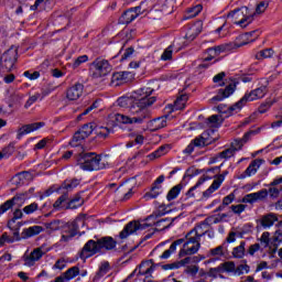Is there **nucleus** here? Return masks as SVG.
<instances>
[{
    "label": "nucleus",
    "instance_id": "obj_19",
    "mask_svg": "<svg viewBox=\"0 0 282 282\" xmlns=\"http://www.w3.org/2000/svg\"><path fill=\"white\" fill-rule=\"evenodd\" d=\"M237 89V85L229 84L226 86V88H220L216 96L212 98L213 102H221V100H225V98H230L235 94V90Z\"/></svg>",
    "mask_w": 282,
    "mask_h": 282
},
{
    "label": "nucleus",
    "instance_id": "obj_31",
    "mask_svg": "<svg viewBox=\"0 0 282 282\" xmlns=\"http://www.w3.org/2000/svg\"><path fill=\"white\" fill-rule=\"evenodd\" d=\"M275 221H279V218L275 214H267L260 219V224L263 228H270L274 226Z\"/></svg>",
    "mask_w": 282,
    "mask_h": 282
},
{
    "label": "nucleus",
    "instance_id": "obj_17",
    "mask_svg": "<svg viewBox=\"0 0 282 282\" xmlns=\"http://www.w3.org/2000/svg\"><path fill=\"white\" fill-rule=\"evenodd\" d=\"M153 270H155V268H153V260H149V261L142 262L139 265V268H137L130 274V276H133L134 274H137V276H145V279H149V276L153 274Z\"/></svg>",
    "mask_w": 282,
    "mask_h": 282
},
{
    "label": "nucleus",
    "instance_id": "obj_55",
    "mask_svg": "<svg viewBox=\"0 0 282 282\" xmlns=\"http://www.w3.org/2000/svg\"><path fill=\"white\" fill-rule=\"evenodd\" d=\"M6 243H14V239L8 235V232H3L0 237V248H3Z\"/></svg>",
    "mask_w": 282,
    "mask_h": 282
},
{
    "label": "nucleus",
    "instance_id": "obj_12",
    "mask_svg": "<svg viewBox=\"0 0 282 282\" xmlns=\"http://www.w3.org/2000/svg\"><path fill=\"white\" fill-rule=\"evenodd\" d=\"M18 54L19 53L17 50L13 48H9L7 52H4L0 57V72L4 74L12 72L14 63H17Z\"/></svg>",
    "mask_w": 282,
    "mask_h": 282
},
{
    "label": "nucleus",
    "instance_id": "obj_48",
    "mask_svg": "<svg viewBox=\"0 0 282 282\" xmlns=\"http://www.w3.org/2000/svg\"><path fill=\"white\" fill-rule=\"evenodd\" d=\"M220 268L224 273L225 272L230 273V272H235L236 265H235V262L227 261V262L220 263Z\"/></svg>",
    "mask_w": 282,
    "mask_h": 282
},
{
    "label": "nucleus",
    "instance_id": "obj_6",
    "mask_svg": "<svg viewBox=\"0 0 282 282\" xmlns=\"http://www.w3.org/2000/svg\"><path fill=\"white\" fill-rule=\"evenodd\" d=\"M265 94H268V88H265V86L256 88L250 93L245 94V96L238 102L234 104L229 109L230 111H241V109L246 107L247 102H252L253 100L264 98Z\"/></svg>",
    "mask_w": 282,
    "mask_h": 282
},
{
    "label": "nucleus",
    "instance_id": "obj_63",
    "mask_svg": "<svg viewBox=\"0 0 282 282\" xmlns=\"http://www.w3.org/2000/svg\"><path fill=\"white\" fill-rule=\"evenodd\" d=\"M12 153H14V143H9V145L2 150V155H4V158H10Z\"/></svg>",
    "mask_w": 282,
    "mask_h": 282
},
{
    "label": "nucleus",
    "instance_id": "obj_44",
    "mask_svg": "<svg viewBox=\"0 0 282 282\" xmlns=\"http://www.w3.org/2000/svg\"><path fill=\"white\" fill-rule=\"evenodd\" d=\"M188 101V95H181L174 102L175 109H184Z\"/></svg>",
    "mask_w": 282,
    "mask_h": 282
},
{
    "label": "nucleus",
    "instance_id": "obj_56",
    "mask_svg": "<svg viewBox=\"0 0 282 282\" xmlns=\"http://www.w3.org/2000/svg\"><path fill=\"white\" fill-rule=\"evenodd\" d=\"M36 210H39L37 203H32L23 208V213H25V215H32V213H36Z\"/></svg>",
    "mask_w": 282,
    "mask_h": 282
},
{
    "label": "nucleus",
    "instance_id": "obj_35",
    "mask_svg": "<svg viewBox=\"0 0 282 282\" xmlns=\"http://www.w3.org/2000/svg\"><path fill=\"white\" fill-rule=\"evenodd\" d=\"M208 180H210V177H208V175L200 176L199 180L197 181V183L187 191L186 197L187 198L195 197V191H197V188H199V186H202V184H204V182H208Z\"/></svg>",
    "mask_w": 282,
    "mask_h": 282
},
{
    "label": "nucleus",
    "instance_id": "obj_18",
    "mask_svg": "<svg viewBox=\"0 0 282 282\" xmlns=\"http://www.w3.org/2000/svg\"><path fill=\"white\" fill-rule=\"evenodd\" d=\"M268 198V189L263 188L259 192L247 194L242 197V204H257V202H263Z\"/></svg>",
    "mask_w": 282,
    "mask_h": 282
},
{
    "label": "nucleus",
    "instance_id": "obj_42",
    "mask_svg": "<svg viewBox=\"0 0 282 282\" xmlns=\"http://www.w3.org/2000/svg\"><path fill=\"white\" fill-rule=\"evenodd\" d=\"M67 199H69V195L67 194V192H63V195H61L53 204L55 210H61V208H63V203L67 202Z\"/></svg>",
    "mask_w": 282,
    "mask_h": 282
},
{
    "label": "nucleus",
    "instance_id": "obj_52",
    "mask_svg": "<svg viewBox=\"0 0 282 282\" xmlns=\"http://www.w3.org/2000/svg\"><path fill=\"white\" fill-rule=\"evenodd\" d=\"M268 6H270V3L268 1H261L260 3L257 4L256 11L253 13L254 14H263V12H265V10H268Z\"/></svg>",
    "mask_w": 282,
    "mask_h": 282
},
{
    "label": "nucleus",
    "instance_id": "obj_14",
    "mask_svg": "<svg viewBox=\"0 0 282 282\" xmlns=\"http://www.w3.org/2000/svg\"><path fill=\"white\" fill-rule=\"evenodd\" d=\"M149 227H151V224H141L138 220L130 221L124 226L122 231H120L119 238L127 239V237H130V235L138 232V230H147V228Z\"/></svg>",
    "mask_w": 282,
    "mask_h": 282
},
{
    "label": "nucleus",
    "instance_id": "obj_61",
    "mask_svg": "<svg viewBox=\"0 0 282 282\" xmlns=\"http://www.w3.org/2000/svg\"><path fill=\"white\" fill-rule=\"evenodd\" d=\"M109 133H111V129L107 128V127H101L99 128V130L97 131V135L98 138H109Z\"/></svg>",
    "mask_w": 282,
    "mask_h": 282
},
{
    "label": "nucleus",
    "instance_id": "obj_9",
    "mask_svg": "<svg viewBox=\"0 0 282 282\" xmlns=\"http://www.w3.org/2000/svg\"><path fill=\"white\" fill-rule=\"evenodd\" d=\"M189 236L195 237L199 241H202V237L208 236L209 239H215V230L210 227V220L206 218L202 223L195 226L189 232Z\"/></svg>",
    "mask_w": 282,
    "mask_h": 282
},
{
    "label": "nucleus",
    "instance_id": "obj_40",
    "mask_svg": "<svg viewBox=\"0 0 282 282\" xmlns=\"http://www.w3.org/2000/svg\"><path fill=\"white\" fill-rule=\"evenodd\" d=\"M246 256V241H241L240 245L232 250V257L235 259H243Z\"/></svg>",
    "mask_w": 282,
    "mask_h": 282
},
{
    "label": "nucleus",
    "instance_id": "obj_10",
    "mask_svg": "<svg viewBox=\"0 0 282 282\" xmlns=\"http://www.w3.org/2000/svg\"><path fill=\"white\" fill-rule=\"evenodd\" d=\"M78 224H84V221L82 219H75L72 223L62 225V237L59 240L62 243L72 241L78 235V228H80Z\"/></svg>",
    "mask_w": 282,
    "mask_h": 282
},
{
    "label": "nucleus",
    "instance_id": "obj_33",
    "mask_svg": "<svg viewBox=\"0 0 282 282\" xmlns=\"http://www.w3.org/2000/svg\"><path fill=\"white\" fill-rule=\"evenodd\" d=\"M109 270H111V268L109 267V262H102L98 269V271L96 272L93 281L94 282H99L102 276H105V274H107L109 272Z\"/></svg>",
    "mask_w": 282,
    "mask_h": 282
},
{
    "label": "nucleus",
    "instance_id": "obj_41",
    "mask_svg": "<svg viewBox=\"0 0 282 282\" xmlns=\"http://www.w3.org/2000/svg\"><path fill=\"white\" fill-rule=\"evenodd\" d=\"M17 209L13 212V217L8 221V228H17V220L23 218V212H21V206H15Z\"/></svg>",
    "mask_w": 282,
    "mask_h": 282
},
{
    "label": "nucleus",
    "instance_id": "obj_29",
    "mask_svg": "<svg viewBox=\"0 0 282 282\" xmlns=\"http://www.w3.org/2000/svg\"><path fill=\"white\" fill-rule=\"evenodd\" d=\"M175 219H177V217L162 218V219L158 220L156 223H154L153 226H155L156 230H159V231L166 230L173 226V221H175Z\"/></svg>",
    "mask_w": 282,
    "mask_h": 282
},
{
    "label": "nucleus",
    "instance_id": "obj_60",
    "mask_svg": "<svg viewBox=\"0 0 282 282\" xmlns=\"http://www.w3.org/2000/svg\"><path fill=\"white\" fill-rule=\"evenodd\" d=\"M259 241L262 246H264V248H268V246H270V232L264 231Z\"/></svg>",
    "mask_w": 282,
    "mask_h": 282
},
{
    "label": "nucleus",
    "instance_id": "obj_27",
    "mask_svg": "<svg viewBox=\"0 0 282 282\" xmlns=\"http://www.w3.org/2000/svg\"><path fill=\"white\" fill-rule=\"evenodd\" d=\"M154 4L151 0H144L139 6L134 7V10L138 12L139 17L140 14H149L151 10H153Z\"/></svg>",
    "mask_w": 282,
    "mask_h": 282
},
{
    "label": "nucleus",
    "instance_id": "obj_5",
    "mask_svg": "<svg viewBox=\"0 0 282 282\" xmlns=\"http://www.w3.org/2000/svg\"><path fill=\"white\" fill-rule=\"evenodd\" d=\"M227 19H231L232 23L240 28H248L254 21V11L248 7H241L229 12Z\"/></svg>",
    "mask_w": 282,
    "mask_h": 282
},
{
    "label": "nucleus",
    "instance_id": "obj_21",
    "mask_svg": "<svg viewBox=\"0 0 282 282\" xmlns=\"http://www.w3.org/2000/svg\"><path fill=\"white\" fill-rule=\"evenodd\" d=\"M226 175H228V172L220 174L216 180H214V182L209 186V188L206 189L205 192H203V199H208L209 197L213 196V193H215V191H219L221 184L224 183Z\"/></svg>",
    "mask_w": 282,
    "mask_h": 282
},
{
    "label": "nucleus",
    "instance_id": "obj_34",
    "mask_svg": "<svg viewBox=\"0 0 282 282\" xmlns=\"http://www.w3.org/2000/svg\"><path fill=\"white\" fill-rule=\"evenodd\" d=\"M254 133H257V131H254V130L248 131L247 133H245V135L241 139H236L234 141V145H236L240 150L243 149V144L249 142L250 138H252V135H254Z\"/></svg>",
    "mask_w": 282,
    "mask_h": 282
},
{
    "label": "nucleus",
    "instance_id": "obj_64",
    "mask_svg": "<svg viewBox=\"0 0 282 282\" xmlns=\"http://www.w3.org/2000/svg\"><path fill=\"white\" fill-rule=\"evenodd\" d=\"M219 122V116L213 115L207 119V124L210 127H217V123Z\"/></svg>",
    "mask_w": 282,
    "mask_h": 282
},
{
    "label": "nucleus",
    "instance_id": "obj_51",
    "mask_svg": "<svg viewBox=\"0 0 282 282\" xmlns=\"http://www.w3.org/2000/svg\"><path fill=\"white\" fill-rule=\"evenodd\" d=\"M39 99L43 100V97L41 96V94L36 93L26 100L24 108L30 109V107H32V105H34V102H36V100Z\"/></svg>",
    "mask_w": 282,
    "mask_h": 282
},
{
    "label": "nucleus",
    "instance_id": "obj_8",
    "mask_svg": "<svg viewBox=\"0 0 282 282\" xmlns=\"http://www.w3.org/2000/svg\"><path fill=\"white\" fill-rule=\"evenodd\" d=\"M237 47H239V45L229 43L208 48L207 53L209 56L204 58L203 63L199 65V68L208 69V61H213L215 56H219L221 52H230V50H237Z\"/></svg>",
    "mask_w": 282,
    "mask_h": 282
},
{
    "label": "nucleus",
    "instance_id": "obj_30",
    "mask_svg": "<svg viewBox=\"0 0 282 282\" xmlns=\"http://www.w3.org/2000/svg\"><path fill=\"white\" fill-rule=\"evenodd\" d=\"M79 184L80 181H78V178L66 180L57 191H66V193H72V191H74V188H76V186Z\"/></svg>",
    "mask_w": 282,
    "mask_h": 282
},
{
    "label": "nucleus",
    "instance_id": "obj_37",
    "mask_svg": "<svg viewBox=\"0 0 282 282\" xmlns=\"http://www.w3.org/2000/svg\"><path fill=\"white\" fill-rule=\"evenodd\" d=\"M87 138L88 137L83 133V130L79 129L77 132L74 133L70 141V147H78L79 144H83V142H85Z\"/></svg>",
    "mask_w": 282,
    "mask_h": 282
},
{
    "label": "nucleus",
    "instance_id": "obj_16",
    "mask_svg": "<svg viewBox=\"0 0 282 282\" xmlns=\"http://www.w3.org/2000/svg\"><path fill=\"white\" fill-rule=\"evenodd\" d=\"M45 251H43V247L35 248L30 254L23 256L24 265L28 268H32L36 263V261H41Z\"/></svg>",
    "mask_w": 282,
    "mask_h": 282
},
{
    "label": "nucleus",
    "instance_id": "obj_3",
    "mask_svg": "<svg viewBox=\"0 0 282 282\" xmlns=\"http://www.w3.org/2000/svg\"><path fill=\"white\" fill-rule=\"evenodd\" d=\"M116 246H118V242L111 236L101 237L97 240H88L79 252V259L86 261V259L98 254V252H102V250H113Z\"/></svg>",
    "mask_w": 282,
    "mask_h": 282
},
{
    "label": "nucleus",
    "instance_id": "obj_28",
    "mask_svg": "<svg viewBox=\"0 0 282 282\" xmlns=\"http://www.w3.org/2000/svg\"><path fill=\"white\" fill-rule=\"evenodd\" d=\"M237 151H241V150H240V148L235 145V141H234V142H231V145L229 149H226L218 154V158H220V160H230V158L235 156Z\"/></svg>",
    "mask_w": 282,
    "mask_h": 282
},
{
    "label": "nucleus",
    "instance_id": "obj_49",
    "mask_svg": "<svg viewBox=\"0 0 282 282\" xmlns=\"http://www.w3.org/2000/svg\"><path fill=\"white\" fill-rule=\"evenodd\" d=\"M173 59V45L167 46L161 55V61Z\"/></svg>",
    "mask_w": 282,
    "mask_h": 282
},
{
    "label": "nucleus",
    "instance_id": "obj_24",
    "mask_svg": "<svg viewBox=\"0 0 282 282\" xmlns=\"http://www.w3.org/2000/svg\"><path fill=\"white\" fill-rule=\"evenodd\" d=\"M45 127V122H34L31 124H24L19 129L18 140H21L23 135H28V133H32V131H39V129H43Z\"/></svg>",
    "mask_w": 282,
    "mask_h": 282
},
{
    "label": "nucleus",
    "instance_id": "obj_15",
    "mask_svg": "<svg viewBox=\"0 0 282 282\" xmlns=\"http://www.w3.org/2000/svg\"><path fill=\"white\" fill-rule=\"evenodd\" d=\"M162 184H164V175H160L152 184L150 191L143 195V199H158L162 195Z\"/></svg>",
    "mask_w": 282,
    "mask_h": 282
},
{
    "label": "nucleus",
    "instance_id": "obj_46",
    "mask_svg": "<svg viewBox=\"0 0 282 282\" xmlns=\"http://www.w3.org/2000/svg\"><path fill=\"white\" fill-rule=\"evenodd\" d=\"M45 227L47 228V230H61V228H63V221L61 220H52L51 223H46Z\"/></svg>",
    "mask_w": 282,
    "mask_h": 282
},
{
    "label": "nucleus",
    "instance_id": "obj_20",
    "mask_svg": "<svg viewBox=\"0 0 282 282\" xmlns=\"http://www.w3.org/2000/svg\"><path fill=\"white\" fill-rule=\"evenodd\" d=\"M210 133H215V130L204 131L200 135L192 140V142L198 149H204V147H208V144H213V139H210Z\"/></svg>",
    "mask_w": 282,
    "mask_h": 282
},
{
    "label": "nucleus",
    "instance_id": "obj_1",
    "mask_svg": "<svg viewBox=\"0 0 282 282\" xmlns=\"http://www.w3.org/2000/svg\"><path fill=\"white\" fill-rule=\"evenodd\" d=\"M151 94H153L151 88H141L134 91L130 104V113L133 117L117 113L115 115L116 121L121 124H142L150 117L149 107L158 100L154 96L151 97Z\"/></svg>",
    "mask_w": 282,
    "mask_h": 282
},
{
    "label": "nucleus",
    "instance_id": "obj_39",
    "mask_svg": "<svg viewBox=\"0 0 282 282\" xmlns=\"http://www.w3.org/2000/svg\"><path fill=\"white\" fill-rule=\"evenodd\" d=\"M199 34H202V22H197L194 26H192V29L186 34V39L193 41Z\"/></svg>",
    "mask_w": 282,
    "mask_h": 282
},
{
    "label": "nucleus",
    "instance_id": "obj_25",
    "mask_svg": "<svg viewBox=\"0 0 282 282\" xmlns=\"http://www.w3.org/2000/svg\"><path fill=\"white\" fill-rule=\"evenodd\" d=\"M83 89H85V86L80 83H76L66 90V98L68 100H78V98L83 96Z\"/></svg>",
    "mask_w": 282,
    "mask_h": 282
},
{
    "label": "nucleus",
    "instance_id": "obj_47",
    "mask_svg": "<svg viewBox=\"0 0 282 282\" xmlns=\"http://www.w3.org/2000/svg\"><path fill=\"white\" fill-rule=\"evenodd\" d=\"M220 274H224V269H221V264L216 268H210L207 272V275L212 279H217V276H219Z\"/></svg>",
    "mask_w": 282,
    "mask_h": 282
},
{
    "label": "nucleus",
    "instance_id": "obj_23",
    "mask_svg": "<svg viewBox=\"0 0 282 282\" xmlns=\"http://www.w3.org/2000/svg\"><path fill=\"white\" fill-rule=\"evenodd\" d=\"M261 164H263V160L256 159L253 160L249 166L246 169V171L239 175V180H246L247 177H251V175H257V171L261 167Z\"/></svg>",
    "mask_w": 282,
    "mask_h": 282
},
{
    "label": "nucleus",
    "instance_id": "obj_38",
    "mask_svg": "<svg viewBox=\"0 0 282 282\" xmlns=\"http://www.w3.org/2000/svg\"><path fill=\"white\" fill-rule=\"evenodd\" d=\"M182 188H184L183 184H177L172 187L166 195L167 202H173V199H177L180 193H182Z\"/></svg>",
    "mask_w": 282,
    "mask_h": 282
},
{
    "label": "nucleus",
    "instance_id": "obj_53",
    "mask_svg": "<svg viewBox=\"0 0 282 282\" xmlns=\"http://www.w3.org/2000/svg\"><path fill=\"white\" fill-rule=\"evenodd\" d=\"M94 123H86L80 128V131L83 134H85L87 138L90 137L91 133H94Z\"/></svg>",
    "mask_w": 282,
    "mask_h": 282
},
{
    "label": "nucleus",
    "instance_id": "obj_32",
    "mask_svg": "<svg viewBox=\"0 0 282 282\" xmlns=\"http://www.w3.org/2000/svg\"><path fill=\"white\" fill-rule=\"evenodd\" d=\"M209 254L212 257H226L228 254V243L223 242L220 246L210 249Z\"/></svg>",
    "mask_w": 282,
    "mask_h": 282
},
{
    "label": "nucleus",
    "instance_id": "obj_50",
    "mask_svg": "<svg viewBox=\"0 0 282 282\" xmlns=\"http://www.w3.org/2000/svg\"><path fill=\"white\" fill-rule=\"evenodd\" d=\"M89 61V56L80 55L73 63V69H78L83 65V63H87Z\"/></svg>",
    "mask_w": 282,
    "mask_h": 282
},
{
    "label": "nucleus",
    "instance_id": "obj_59",
    "mask_svg": "<svg viewBox=\"0 0 282 282\" xmlns=\"http://www.w3.org/2000/svg\"><path fill=\"white\" fill-rule=\"evenodd\" d=\"M247 206L243 204H239V205H231L230 209L232 210V213L235 215H241V213H243L246 210Z\"/></svg>",
    "mask_w": 282,
    "mask_h": 282
},
{
    "label": "nucleus",
    "instance_id": "obj_36",
    "mask_svg": "<svg viewBox=\"0 0 282 282\" xmlns=\"http://www.w3.org/2000/svg\"><path fill=\"white\" fill-rule=\"evenodd\" d=\"M25 180H32V174L30 172H21L13 177V184L15 186H22L25 184Z\"/></svg>",
    "mask_w": 282,
    "mask_h": 282
},
{
    "label": "nucleus",
    "instance_id": "obj_57",
    "mask_svg": "<svg viewBox=\"0 0 282 282\" xmlns=\"http://www.w3.org/2000/svg\"><path fill=\"white\" fill-rule=\"evenodd\" d=\"M243 272H246V274H248V272H250V265L240 264L235 269V274H237L238 276H241V274H243Z\"/></svg>",
    "mask_w": 282,
    "mask_h": 282
},
{
    "label": "nucleus",
    "instance_id": "obj_13",
    "mask_svg": "<svg viewBox=\"0 0 282 282\" xmlns=\"http://www.w3.org/2000/svg\"><path fill=\"white\" fill-rule=\"evenodd\" d=\"M25 199H28V194H17L12 198L4 202L2 205H0V217L1 215H4V213H8V210H12L14 206H23V204H25Z\"/></svg>",
    "mask_w": 282,
    "mask_h": 282
},
{
    "label": "nucleus",
    "instance_id": "obj_22",
    "mask_svg": "<svg viewBox=\"0 0 282 282\" xmlns=\"http://www.w3.org/2000/svg\"><path fill=\"white\" fill-rule=\"evenodd\" d=\"M188 263H199V258L195 256L186 257L181 261L163 265V270H180V268H183V265H188Z\"/></svg>",
    "mask_w": 282,
    "mask_h": 282
},
{
    "label": "nucleus",
    "instance_id": "obj_54",
    "mask_svg": "<svg viewBox=\"0 0 282 282\" xmlns=\"http://www.w3.org/2000/svg\"><path fill=\"white\" fill-rule=\"evenodd\" d=\"M153 126L155 129H164L166 127V117H159L153 120Z\"/></svg>",
    "mask_w": 282,
    "mask_h": 282
},
{
    "label": "nucleus",
    "instance_id": "obj_58",
    "mask_svg": "<svg viewBox=\"0 0 282 282\" xmlns=\"http://www.w3.org/2000/svg\"><path fill=\"white\" fill-rule=\"evenodd\" d=\"M127 76H129V73H115L112 75V80H117L119 83H126Z\"/></svg>",
    "mask_w": 282,
    "mask_h": 282
},
{
    "label": "nucleus",
    "instance_id": "obj_7",
    "mask_svg": "<svg viewBox=\"0 0 282 282\" xmlns=\"http://www.w3.org/2000/svg\"><path fill=\"white\" fill-rule=\"evenodd\" d=\"M15 228H10V230H13V243L14 241H21V239H30L31 237H36V235H41L43 232L42 226H32L29 228H24L22 232H19V229L23 226V223H18L14 225Z\"/></svg>",
    "mask_w": 282,
    "mask_h": 282
},
{
    "label": "nucleus",
    "instance_id": "obj_4",
    "mask_svg": "<svg viewBox=\"0 0 282 282\" xmlns=\"http://www.w3.org/2000/svg\"><path fill=\"white\" fill-rule=\"evenodd\" d=\"M77 162L82 171H102L107 165L102 162V155L94 152L80 153Z\"/></svg>",
    "mask_w": 282,
    "mask_h": 282
},
{
    "label": "nucleus",
    "instance_id": "obj_45",
    "mask_svg": "<svg viewBox=\"0 0 282 282\" xmlns=\"http://www.w3.org/2000/svg\"><path fill=\"white\" fill-rule=\"evenodd\" d=\"M272 54H274V51L272 48L262 50L256 54V58L258 61H261L263 58H270L272 57Z\"/></svg>",
    "mask_w": 282,
    "mask_h": 282
},
{
    "label": "nucleus",
    "instance_id": "obj_2",
    "mask_svg": "<svg viewBox=\"0 0 282 282\" xmlns=\"http://www.w3.org/2000/svg\"><path fill=\"white\" fill-rule=\"evenodd\" d=\"M185 239L186 241H184V239L181 238L172 242L170 248L165 250L160 258L169 259V257H171V254H173L175 250H177V246H183V248L178 252V257L181 259L183 257L197 254V252H199V249L202 248V243H200L202 240H199L198 238H195L193 235L188 232L186 234Z\"/></svg>",
    "mask_w": 282,
    "mask_h": 282
},
{
    "label": "nucleus",
    "instance_id": "obj_26",
    "mask_svg": "<svg viewBox=\"0 0 282 282\" xmlns=\"http://www.w3.org/2000/svg\"><path fill=\"white\" fill-rule=\"evenodd\" d=\"M139 13L135 10V8L128 9L120 18V22L124 25H129V23H132V21H135L138 19Z\"/></svg>",
    "mask_w": 282,
    "mask_h": 282
},
{
    "label": "nucleus",
    "instance_id": "obj_62",
    "mask_svg": "<svg viewBox=\"0 0 282 282\" xmlns=\"http://www.w3.org/2000/svg\"><path fill=\"white\" fill-rule=\"evenodd\" d=\"M271 107H272V102L265 101L259 106L258 113H265V112L270 111Z\"/></svg>",
    "mask_w": 282,
    "mask_h": 282
},
{
    "label": "nucleus",
    "instance_id": "obj_43",
    "mask_svg": "<svg viewBox=\"0 0 282 282\" xmlns=\"http://www.w3.org/2000/svg\"><path fill=\"white\" fill-rule=\"evenodd\" d=\"M203 7L202 4H197L191 9L187 10V14L185 15V19H195L199 12H202Z\"/></svg>",
    "mask_w": 282,
    "mask_h": 282
},
{
    "label": "nucleus",
    "instance_id": "obj_11",
    "mask_svg": "<svg viewBox=\"0 0 282 282\" xmlns=\"http://www.w3.org/2000/svg\"><path fill=\"white\" fill-rule=\"evenodd\" d=\"M90 69L93 70V76L95 78H102V76H107L108 74H111V64H109V61L97 57L91 64Z\"/></svg>",
    "mask_w": 282,
    "mask_h": 282
}]
</instances>
